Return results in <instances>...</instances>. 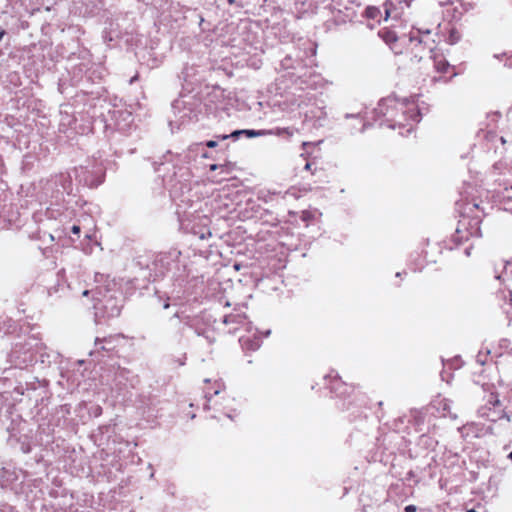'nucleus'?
<instances>
[{
  "label": "nucleus",
  "mask_w": 512,
  "mask_h": 512,
  "mask_svg": "<svg viewBox=\"0 0 512 512\" xmlns=\"http://www.w3.org/2000/svg\"><path fill=\"white\" fill-rule=\"evenodd\" d=\"M240 134H245L247 135L248 137L252 138V137H258V136H262V135H265L266 132L265 131H262V130H236L234 131L233 133H231L230 136L228 135H223L222 136V139H227L228 137H233V138H237Z\"/></svg>",
  "instance_id": "1"
},
{
  "label": "nucleus",
  "mask_w": 512,
  "mask_h": 512,
  "mask_svg": "<svg viewBox=\"0 0 512 512\" xmlns=\"http://www.w3.org/2000/svg\"><path fill=\"white\" fill-rule=\"evenodd\" d=\"M383 39L386 43H391L397 40V37L394 33L390 31H386L383 33Z\"/></svg>",
  "instance_id": "2"
},
{
  "label": "nucleus",
  "mask_w": 512,
  "mask_h": 512,
  "mask_svg": "<svg viewBox=\"0 0 512 512\" xmlns=\"http://www.w3.org/2000/svg\"><path fill=\"white\" fill-rule=\"evenodd\" d=\"M377 11L376 8H373V7H370L367 9V14L370 16V17H375V12Z\"/></svg>",
  "instance_id": "3"
},
{
  "label": "nucleus",
  "mask_w": 512,
  "mask_h": 512,
  "mask_svg": "<svg viewBox=\"0 0 512 512\" xmlns=\"http://www.w3.org/2000/svg\"><path fill=\"white\" fill-rule=\"evenodd\" d=\"M405 512H416V506L408 505L405 507Z\"/></svg>",
  "instance_id": "4"
},
{
  "label": "nucleus",
  "mask_w": 512,
  "mask_h": 512,
  "mask_svg": "<svg viewBox=\"0 0 512 512\" xmlns=\"http://www.w3.org/2000/svg\"><path fill=\"white\" fill-rule=\"evenodd\" d=\"M207 147L209 148H214L217 146V142L216 141H213V140H210L206 143Z\"/></svg>",
  "instance_id": "5"
},
{
  "label": "nucleus",
  "mask_w": 512,
  "mask_h": 512,
  "mask_svg": "<svg viewBox=\"0 0 512 512\" xmlns=\"http://www.w3.org/2000/svg\"><path fill=\"white\" fill-rule=\"evenodd\" d=\"M72 232H73L74 234H79V233H80V227H79V226H77V225H74V226L72 227Z\"/></svg>",
  "instance_id": "6"
},
{
  "label": "nucleus",
  "mask_w": 512,
  "mask_h": 512,
  "mask_svg": "<svg viewBox=\"0 0 512 512\" xmlns=\"http://www.w3.org/2000/svg\"><path fill=\"white\" fill-rule=\"evenodd\" d=\"M217 168H218V165H216V164H212V165L210 166V169H211V170H216Z\"/></svg>",
  "instance_id": "7"
},
{
  "label": "nucleus",
  "mask_w": 512,
  "mask_h": 512,
  "mask_svg": "<svg viewBox=\"0 0 512 512\" xmlns=\"http://www.w3.org/2000/svg\"><path fill=\"white\" fill-rule=\"evenodd\" d=\"M388 17H389V11L386 10V15H385L386 20L388 19Z\"/></svg>",
  "instance_id": "8"
},
{
  "label": "nucleus",
  "mask_w": 512,
  "mask_h": 512,
  "mask_svg": "<svg viewBox=\"0 0 512 512\" xmlns=\"http://www.w3.org/2000/svg\"><path fill=\"white\" fill-rule=\"evenodd\" d=\"M305 169H306V170L310 169V164H309V163H307V164L305 165Z\"/></svg>",
  "instance_id": "9"
},
{
  "label": "nucleus",
  "mask_w": 512,
  "mask_h": 512,
  "mask_svg": "<svg viewBox=\"0 0 512 512\" xmlns=\"http://www.w3.org/2000/svg\"><path fill=\"white\" fill-rule=\"evenodd\" d=\"M83 295H84V296H87V295H88V290H85V291L83 292Z\"/></svg>",
  "instance_id": "10"
},
{
  "label": "nucleus",
  "mask_w": 512,
  "mask_h": 512,
  "mask_svg": "<svg viewBox=\"0 0 512 512\" xmlns=\"http://www.w3.org/2000/svg\"><path fill=\"white\" fill-rule=\"evenodd\" d=\"M466 255H468V256L470 255V252L468 249L466 250Z\"/></svg>",
  "instance_id": "11"
},
{
  "label": "nucleus",
  "mask_w": 512,
  "mask_h": 512,
  "mask_svg": "<svg viewBox=\"0 0 512 512\" xmlns=\"http://www.w3.org/2000/svg\"><path fill=\"white\" fill-rule=\"evenodd\" d=\"M509 458L512 459V452L509 454Z\"/></svg>",
  "instance_id": "12"
}]
</instances>
